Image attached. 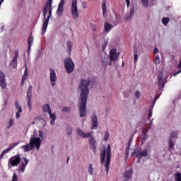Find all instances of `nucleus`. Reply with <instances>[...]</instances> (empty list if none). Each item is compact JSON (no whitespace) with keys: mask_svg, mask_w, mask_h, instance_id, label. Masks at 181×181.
Returning a JSON list of instances; mask_svg holds the SVG:
<instances>
[{"mask_svg":"<svg viewBox=\"0 0 181 181\" xmlns=\"http://www.w3.org/2000/svg\"><path fill=\"white\" fill-rule=\"evenodd\" d=\"M90 81L91 79L88 78L87 79L81 80L79 84L80 95L78 109L81 118L87 115V98H88V94L90 93L88 86H90Z\"/></svg>","mask_w":181,"mask_h":181,"instance_id":"f257e3e1","label":"nucleus"},{"mask_svg":"<svg viewBox=\"0 0 181 181\" xmlns=\"http://www.w3.org/2000/svg\"><path fill=\"white\" fill-rule=\"evenodd\" d=\"M43 132L39 130L38 132H34L33 134L30 138V142L21 146V149L25 153L30 152L36 148L37 151L40 149L42 145V141H43Z\"/></svg>","mask_w":181,"mask_h":181,"instance_id":"f03ea898","label":"nucleus"},{"mask_svg":"<svg viewBox=\"0 0 181 181\" xmlns=\"http://www.w3.org/2000/svg\"><path fill=\"white\" fill-rule=\"evenodd\" d=\"M100 162L102 165L105 164V167L106 168V175H108V172L110 171V165L111 163V146L110 144L107 146H104L103 148L100 150Z\"/></svg>","mask_w":181,"mask_h":181,"instance_id":"7ed1b4c3","label":"nucleus"},{"mask_svg":"<svg viewBox=\"0 0 181 181\" xmlns=\"http://www.w3.org/2000/svg\"><path fill=\"white\" fill-rule=\"evenodd\" d=\"M64 63L65 66V70L69 74L74 71V62L71 58H66L64 61Z\"/></svg>","mask_w":181,"mask_h":181,"instance_id":"20e7f679","label":"nucleus"},{"mask_svg":"<svg viewBox=\"0 0 181 181\" xmlns=\"http://www.w3.org/2000/svg\"><path fill=\"white\" fill-rule=\"evenodd\" d=\"M20 163H21V156L16 155V156L11 157L8 160V169H11V168L18 166V165H19Z\"/></svg>","mask_w":181,"mask_h":181,"instance_id":"39448f33","label":"nucleus"},{"mask_svg":"<svg viewBox=\"0 0 181 181\" xmlns=\"http://www.w3.org/2000/svg\"><path fill=\"white\" fill-rule=\"evenodd\" d=\"M52 12H53V7L49 8L48 11V16L47 18L45 17L43 20V25L42 28V35H45L46 33V30H47V26H49V21H50V18H52Z\"/></svg>","mask_w":181,"mask_h":181,"instance_id":"423d86ee","label":"nucleus"},{"mask_svg":"<svg viewBox=\"0 0 181 181\" xmlns=\"http://www.w3.org/2000/svg\"><path fill=\"white\" fill-rule=\"evenodd\" d=\"M71 12L73 19L77 21V19H78V8H77V0H72Z\"/></svg>","mask_w":181,"mask_h":181,"instance_id":"0eeeda50","label":"nucleus"},{"mask_svg":"<svg viewBox=\"0 0 181 181\" xmlns=\"http://www.w3.org/2000/svg\"><path fill=\"white\" fill-rule=\"evenodd\" d=\"M118 57H119V52H117V49H112L110 52L109 59L113 64H115V62L118 60Z\"/></svg>","mask_w":181,"mask_h":181,"instance_id":"6e6552de","label":"nucleus"},{"mask_svg":"<svg viewBox=\"0 0 181 181\" xmlns=\"http://www.w3.org/2000/svg\"><path fill=\"white\" fill-rule=\"evenodd\" d=\"M89 146L90 149L93 150V153H96L97 152V140L94 138V136L93 134H90V136H89Z\"/></svg>","mask_w":181,"mask_h":181,"instance_id":"1a4fd4ad","label":"nucleus"},{"mask_svg":"<svg viewBox=\"0 0 181 181\" xmlns=\"http://www.w3.org/2000/svg\"><path fill=\"white\" fill-rule=\"evenodd\" d=\"M49 80L51 81V86L54 87L57 81V76L56 75V71L52 69H49Z\"/></svg>","mask_w":181,"mask_h":181,"instance_id":"9d476101","label":"nucleus"},{"mask_svg":"<svg viewBox=\"0 0 181 181\" xmlns=\"http://www.w3.org/2000/svg\"><path fill=\"white\" fill-rule=\"evenodd\" d=\"M6 77L2 70L0 69V87L4 90L6 88Z\"/></svg>","mask_w":181,"mask_h":181,"instance_id":"9b49d317","label":"nucleus"},{"mask_svg":"<svg viewBox=\"0 0 181 181\" xmlns=\"http://www.w3.org/2000/svg\"><path fill=\"white\" fill-rule=\"evenodd\" d=\"M52 2H53V0H48L43 8L42 13L44 15V19H46V15H47V13L50 11V8H53L52 7Z\"/></svg>","mask_w":181,"mask_h":181,"instance_id":"f8f14e48","label":"nucleus"},{"mask_svg":"<svg viewBox=\"0 0 181 181\" xmlns=\"http://www.w3.org/2000/svg\"><path fill=\"white\" fill-rule=\"evenodd\" d=\"M64 0H60L56 11V13L58 16H62L63 15V12H64Z\"/></svg>","mask_w":181,"mask_h":181,"instance_id":"ddd939ff","label":"nucleus"},{"mask_svg":"<svg viewBox=\"0 0 181 181\" xmlns=\"http://www.w3.org/2000/svg\"><path fill=\"white\" fill-rule=\"evenodd\" d=\"M76 134H77V135H78L81 138L86 139V138H88L89 136L93 135V131H91V132H88V133H86L81 129L78 127L76 129Z\"/></svg>","mask_w":181,"mask_h":181,"instance_id":"4468645a","label":"nucleus"},{"mask_svg":"<svg viewBox=\"0 0 181 181\" xmlns=\"http://www.w3.org/2000/svg\"><path fill=\"white\" fill-rule=\"evenodd\" d=\"M18 145H19V143H15L11 144L8 148L4 149L0 155V159H2V158H4V156L8 153V152H11L12 149H15V147L18 146Z\"/></svg>","mask_w":181,"mask_h":181,"instance_id":"2eb2a0df","label":"nucleus"},{"mask_svg":"<svg viewBox=\"0 0 181 181\" xmlns=\"http://www.w3.org/2000/svg\"><path fill=\"white\" fill-rule=\"evenodd\" d=\"M102 11H103V18L107 19V18H108V10L107 9V1L106 0L102 1Z\"/></svg>","mask_w":181,"mask_h":181,"instance_id":"dca6fc26","label":"nucleus"},{"mask_svg":"<svg viewBox=\"0 0 181 181\" xmlns=\"http://www.w3.org/2000/svg\"><path fill=\"white\" fill-rule=\"evenodd\" d=\"M133 173H134V170H129L124 173L123 177H122L123 181L131 180V179H132Z\"/></svg>","mask_w":181,"mask_h":181,"instance_id":"f3484780","label":"nucleus"},{"mask_svg":"<svg viewBox=\"0 0 181 181\" xmlns=\"http://www.w3.org/2000/svg\"><path fill=\"white\" fill-rule=\"evenodd\" d=\"M90 121L92 124V129H97V128H98V118L97 117V115H93L90 117Z\"/></svg>","mask_w":181,"mask_h":181,"instance_id":"a211bd4d","label":"nucleus"},{"mask_svg":"<svg viewBox=\"0 0 181 181\" xmlns=\"http://www.w3.org/2000/svg\"><path fill=\"white\" fill-rule=\"evenodd\" d=\"M158 86L160 88H163V87H165V84H166V81L163 79V74L160 73L158 74Z\"/></svg>","mask_w":181,"mask_h":181,"instance_id":"6ab92c4d","label":"nucleus"},{"mask_svg":"<svg viewBox=\"0 0 181 181\" xmlns=\"http://www.w3.org/2000/svg\"><path fill=\"white\" fill-rule=\"evenodd\" d=\"M134 13H135V8H132L129 12L126 14L124 20L127 22H129L131 19L134 17Z\"/></svg>","mask_w":181,"mask_h":181,"instance_id":"aec40b11","label":"nucleus"},{"mask_svg":"<svg viewBox=\"0 0 181 181\" xmlns=\"http://www.w3.org/2000/svg\"><path fill=\"white\" fill-rule=\"evenodd\" d=\"M24 161L21 162V165L19 166V170L23 173L25 172V169H26V166L28 165V163H29V159L24 158Z\"/></svg>","mask_w":181,"mask_h":181,"instance_id":"412c9836","label":"nucleus"},{"mask_svg":"<svg viewBox=\"0 0 181 181\" xmlns=\"http://www.w3.org/2000/svg\"><path fill=\"white\" fill-rule=\"evenodd\" d=\"M18 57H19V53L16 52L14 57L10 63V66H12L14 69L18 66Z\"/></svg>","mask_w":181,"mask_h":181,"instance_id":"4be33fe9","label":"nucleus"},{"mask_svg":"<svg viewBox=\"0 0 181 181\" xmlns=\"http://www.w3.org/2000/svg\"><path fill=\"white\" fill-rule=\"evenodd\" d=\"M102 63L103 65L105 66V67L107 66H112V64H112V62H111V60L108 59L107 56H105L102 59Z\"/></svg>","mask_w":181,"mask_h":181,"instance_id":"5701e85b","label":"nucleus"},{"mask_svg":"<svg viewBox=\"0 0 181 181\" xmlns=\"http://www.w3.org/2000/svg\"><path fill=\"white\" fill-rule=\"evenodd\" d=\"M112 28H114V25H112V24H110V23L105 21L104 23V29H105V32H106V33H109L110 30H111V29H112Z\"/></svg>","mask_w":181,"mask_h":181,"instance_id":"b1692460","label":"nucleus"},{"mask_svg":"<svg viewBox=\"0 0 181 181\" xmlns=\"http://www.w3.org/2000/svg\"><path fill=\"white\" fill-rule=\"evenodd\" d=\"M141 54L139 53V52L138 51V49L136 48V47H134V64H136V63L138 62V57H139V55Z\"/></svg>","mask_w":181,"mask_h":181,"instance_id":"393cba45","label":"nucleus"},{"mask_svg":"<svg viewBox=\"0 0 181 181\" xmlns=\"http://www.w3.org/2000/svg\"><path fill=\"white\" fill-rule=\"evenodd\" d=\"M25 70L22 77L21 86H23L25 84V80L28 78V64H25Z\"/></svg>","mask_w":181,"mask_h":181,"instance_id":"a878e982","label":"nucleus"},{"mask_svg":"<svg viewBox=\"0 0 181 181\" xmlns=\"http://www.w3.org/2000/svg\"><path fill=\"white\" fill-rule=\"evenodd\" d=\"M49 118H50V124L51 125H52V127L54 125L55 122H56V119H57V116H56L55 113H49Z\"/></svg>","mask_w":181,"mask_h":181,"instance_id":"bb28decb","label":"nucleus"},{"mask_svg":"<svg viewBox=\"0 0 181 181\" xmlns=\"http://www.w3.org/2000/svg\"><path fill=\"white\" fill-rule=\"evenodd\" d=\"M148 153V150H143L137 153V158H146Z\"/></svg>","mask_w":181,"mask_h":181,"instance_id":"cd10ccee","label":"nucleus"},{"mask_svg":"<svg viewBox=\"0 0 181 181\" xmlns=\"http://www.w3.org/2000/svg\"><path fill=\"white\" fill-rule=\"evenodd\" d=\"M43 111L44 112H47V114H51L52 113V110L50 109V105L47 103L43 106Z\"/></svg>","mask_w":181,"mask_h":181,"instance_id":"c85d7f7f","label":"nucleus"},{"mask_svg":"<svg viewBox=\"0 0 181 181\" xmlns=\"http://www.w3.org/2000/svg\"><path fill=\"white\" fill-rule=\"evenodd\" d=\"M15 107L17 109V112H22V106L19 105V102H18V100L15 101Z\"/></svg>","mask_w":181,"mask_h":181,"instance_id":"c756f323","label":"nucleus"},{"mask_svg":"<svg viewBox=\"0 0 181 181\" xmlns=\"http://www.w3.org/2000/svg\"><path fill=\"white\" fill-rule=\"evenodd\" d=\"M88 172L90 176L94 175V168H93V164H89V166L88 167Z\"/></svg>","mask_w":181,"mask_h":181,"instance_id":"7c9ffc66","label":"nucleus"},{"mask_svg":"<svg viewBox=\"0 0 181 181\" xmlns=\"http://www.w3.org/2000/svg\"><path fill=\"white\" fill-rule=\"evenodd\" d=\"M13 125V118H11L8 123L6 124V128L7 129H9L11 128V127Z\"/></svg>","mask_w":181,"mask_h":181,"instance_id":"2f4dec72","label":"nucleus"},{"mask_svg":"<svg viewBox=\"0 0 181 181\" xmlns=\"http://www.w3.org/2000/svg\"><path fill=\"white\" fill-rule=\"evenodd\" d=\"M170 21V20L169 19V18L164 17L162 18V23H163V25H164V26H166L168 25V23H169Z\"/></svg>","mask_w":181,"mask_h":181,"instance_id":"473e14b6","label":"nucleus"},{"mask_svg":"<svg viewBox=\"0 0 181 181\" xmlns=\"http://www.w3.org/2000/svg\"><path fill=\"white\" fill-rule=\"evenodd\" d=\"M66 134H68V135H71L73 134V127L70 125L66 127Z\"/></svg>","mask_w":181,"mask_h":181,"instance_id":"72a5a7b5","label":"nucleus"},{"mask_svg":"<svg viewBox=\"0 0 181 181\" xmlns=\"http://www.w3.org/2000/svg\"><path fill=\"white\" fill-rule=\"evenodd\" d=\"M66 46L69 53H71V50L73 49V44L71 43V41H68Z\"/></svg>","mask_w":181,"mask_h":181,"instance_id":"f704fd0d","label":"nucleus"},{"mask_svg":"<svg viewBox=\"0 0 181 181\" xmlns=\"http://www.w3.org/2000/svg\"><path fill=\"white\" fill-rule=\"evenodd\" d=\"M177 136V134H176V132H173L170 135V141H175Z\"/></svg>","mask_w":181,"mask_h":181,"instance_id":"c9c22d12","label":"nucleus"},{"mask_svg":"<svg viewBox=\"0 0 181 181\" xmlns=\"http://www.w3.org/2000/svg\"><path fill=\"white\" fill-rule=\"evenodd\" d=\"M141 4L144 8H148L149 6V0H141Z\"/></svg>","mask_w":181,"mask_h":181,"instance_id":"e433bc0d","label":"nucleus"},{"mask_svg":"<svg viewBox=\"0 0 181 181\" xmlns=\"http://www.w3.org/2000/svg\"><path fill=\"white\" fill-rule=\"evenodd\" d=\"M175 181H181V173L177 172V173L175 174Z\"/></svg>","mask_w":181,"mask_h":181,"instance_id":"4c0bfd02","label":"nucleus"},{"mask_svg":"<svg viewBox=\"0 0 181 181\" xmlns=\"http://www.w3.org/2000/svg\"><path fill=\"white\" fill-rule=\"evenodd\" d=\"M28 43L29 45V47H32V43H33V37L32 35L28 38Z\"/></svg>","mask_w":181,"mask_h":181,"instance_id":"58836bf2","label":"nucleus"},{"mask_svg":"<svg viewBox=\"0 0 181 181\" xmlns=\"http://www.w3.org/2000/svg\"><path fill=\"white\" fill-rule=\"evenodd\" d=\"M154 63L155 64H159L160 63V58L159 57V55L155 57Z\"/></svg>","mask_w":181,"mask_h":181,"instance_id":"ea45409f","label":"nucleus"},{"mask_svg":"<svg viewBox=\"0 0 181 181\" xmlns=\"http://www.w3.org/2000/svg\"><path fill=\"white\" fill-rule=\"evenodd\" d=\"M71 110V107H64L62 108V112H70V110Z\"/></svg>","mask_w":181,"mask_h":181,"instance_id":"a19ab883","label":"nucleus"},{"mask_svg":"<svg viewBox=\"0 0 181 181\" xmlns=\"http://www.w3.org/2000/svg\"><path fill=\"white\" fill-rule=\"evenodd\" d=\"M168 144H169V148L170 149H173V147L175 146V144H173V141L169 140Z\"/></svg>","mask_w":181,"mask_h":181,"instance_id":"79ce46f5","label":"nucleus"},{"mask_svg":"<svg viewBox=\"0 0 181 181\" xmlns=\"http://www.w3.org/2000/svg\"><path fill=\"white\" fill-rule=\"evenodd\" d=\"M109 138H110V133L108 132H106L105 133L104 141H108Z\"/></svg>","mask_w":181,"mask_h":181,"instance_id":"37998d69","label":"nucleus"},{"mask_svg":"<svg viewBox=\"0 0 181 181\" xmlns=\"http://www.w3.org/2000/svg\"><path fill=\"white\" fill-rule=\"evenodd\" d=\"M107 45H108V41L105 40L104 43L102 45L103 50H105V47H107Z\"/></svg>","mask_w":181,"mask_h":181,"instance_id":"c03bdc74","label":"nucleus"},{"mask_svg":"<svg viewBox=\"0 0 181 181\" xmlns=\"http://www.w3.org/2000/svg\"><path fill=\"white\" fill-rule=\"evenodd\" d=\"M28 101H32V93H27Z\"/></svg>","mask_w":181,"mask_h":181,"instance_id":"a18cd8bd","label":"nucleus"},{"mask_svg":"<svg viewBox=\"0 0 181 181\" xmlns=\"http://www.w3.org/2000/svg\"><path fill=\"white\" fill-rule=\"evenodd\" d=\"M152 108H153V105H152L151 109L149 110L148 119H151V117H152Z\"/></svg>","mask_w":181,"mask_h":181,"instance_id":"49530a36","label":"nucleus"},{"mask_svg":"<svg viewBox=\"0 0 181 181\" xmlns=\"http://www.w3.org/2000/svg\"><path fill=\"white\" fill-rule=\"evenodd\" d=\"M135 97H136V98H139V97H141V92L136 91L135 92Z\"/></svg>","mask_w":181,"mask_h":181,"instance_id":"de8ad7c7","label":"nucleus"},{"mask_svg":"<svg viewBox=\"0 0 181 181\" xmlns=\"http://www.w3.org/2000/svg\"><path fill=\"white\" fill-rule=\"evenodd\" d=\"M22 112H16V119H19V118L21 117V114Z\"/></svg>","mask_w":181,"mask_h":181,"instance_id":"09e8293b","label":"nucleus"},{"mask_svg":"<svg viewBox=\"0 0 181 181\" xmlns=\"http://www.w3.org/2000/svg\"><path fill=\"white\" fill-rule=\"evenodd\" d=\"M27 94H32V86H30L28 90Z\"/></svg>","mask_w":181,"mask_h":181,"instance_id":"8fccbe9b","label":"nucleus"},{"mask_svg":"<svg viewBox=\"0 0 181 181\" xmlns=\"http://www.w3.org/2000/svg\"><path fill=\"white\" fill-rule=\"evenodd\" d=\"M90 28L92 30H95V25L90 24Z\"/></svg>","mask_w":181,"mask_h":181,"instance_id":"3c124183","label":"nucleus"},{"mask_svg":"<svg viewBox=\"0 0 181 181\" xmlns=\"http://www.w3.org/2000/svg\"><path fill=\"white\" fill-rule=\"evenodd\" d=\"M30 103L31 101H28V105L29 107L30 111L32 110V104Z\"/></svg>","mask_w":181,"mask_h":181,"instance_id":"603ef678","label":"nucleus"},{"mask_svg":"<svg viewBox=\"0 0 181 181\" xmlns=\"http://www.w3.org/2000/svg\"><path fill=\"white\" fill-rule=\"evenodd\" d=\"M153 53L154 54L159 53V49H158V47H155L153 49Z\"/></svg>","mask_w":181,"mask_h":181,"instance_id":"864d4df0","label":"nucleus"},{"mask_svg":"<svg viewBox=\"0 0 181 181\" xmlns=\"http://www.w3.org/2000/svg\"><path fill=\"white\" fill-rule=\"evenodd\" d=\"M180 73H181V69L174 74L175 77H176V76H177V74Z\"/></svg>","mask_w":181,"mask_h":181,"instance_id":"5fc2aeb1","label":"nucleus"},{"mask_svg":"<svg viewBox=\"0 0 181 181\" xmlns=\"http://www.w3.org/2000/svg\"><path fill=\"white\" fill-rule=\"evenodd\" d=\"M83 8H87V3L83 4Z\"/></svg>","mask_w":181,"mask_h":181,"instance_id":"6e6d98bb","label":"nucleus"},{"mask_svg":"<svg viewBox=\"0 0 181 181\" xmlns=\"http://www.w3.org/2000/svg\"><path fill=\"white\" fill-rule=\"evenodd\" d=\"M126 4L127 6H129V0H126Z\"/></svg>","mask_w":181,"mask_h":181,"instance_id":"4d7b16f0","label":"nucleus"},{"mask_svg":"<svg viewBox=\"0 0 181 181\" xmlns=\"http://www.w3.org/2000/svg\"><path fill=\"white\" fill-rule=\"evenodd\" d=\"M93 42H94L95 43H97V37H95L93 38Z\"/></svg>","mask_w":181,"mask_h":181,"instance_id":"13d9d810","label":"nucleus"},{"mask_svg":"<svg viewBox=\"0 0 181 181\" xmlns=\"http://www.w3.org/2000/svg\"><path fill=\"white\" fill-rule=\"evenodd\" d=\"M4 0H1V1H0V7H1V5H2V4L4 3Z\"/></svg>","mask_w":181,"mask_h":181,"instance_id":"bf43d9fd","label":"nucleus"},{"mask_svg":"<svg viewBox=\"0 0 181 181\" xmlns=\"http://www.w3.org/2000/svg\"><path fill=\"white\" fill-rule=\"evenodd\" d=\"M145 139H146V138H145V137H143V140H142V141H141V144H144Z\"/></svg>","mask_w":181,"mask_h":181,"instance_id":"052dcab7","label":"nucleus"},{"mask_svg":"<svg viewBox=\"0 0 181 181\" xmlns=\"http://www.w3.org/2000/svg\"><path fill=\"white\" fill-rule=\"evenodd\" d=\"M141 158H139L138 163H139V162H141Z\"/></svg>","mask_w":181,"mask_h":181,"instance_id":"680f3d73","label":"nucleus"},{"mask_svg":"<svg viewBox=\"0 0 181 181\" xmlns=\"http://www.w3.org/2000/svg\"><path fill=\"white\" fill-rule=\"evenodd\" d=\"M40 121L41 122H43L45 120H44L43 119H40Z\"/></svg>","mask_w":181,"mask_h":181,"instance_id":"e2e57ef3","label":"nucleus"},{"mask_svg":"<svg viewBox=\"0 0 181 181\" xmlns=\"http://www.w3.org/2000/svg\"><path fill=\"white\" fill-rule=\"evenodd\" d=\"M69 160H70V157L67 158V163H69Z\"/></svg>","mask_w":181,"mask_h":181,"instance_id":"0e129e2a","label":"nucleus"},{"mask_svg":"<svg viewBox=\"0 0 181 181\" xmlns=\"http://www.w3.org/2000/svg\"><path fill=\"white\" fill-rule=\"evenodd\" d=\"M155 103H156V100H155V101L153 102V105H155Z\"/></svg>","mask_w":181,"mask_h":181,"instance_id":"69168bd1","label":"nucleus"},{"mask_svg":"<svg viewBox=\"0 0 181 181\" xmlns=\"http://www.w3.org/2000/svg\"><path fill=\"white\" fill-rule=\"evenodd\" d=\"M117 25H118V23H116V24L115 25V26H117Z\"/></svg>","mask_w":181,"mask_h":181,"instance_id":"338daca9","label":"nucleus"},{"mask_svg":"<svg viewBox=\"0 0 181 181\" xmlns=\"http://www.w3.org/2000/svg\"><path fill=\"white\" fill-rule=\"evenodd\" d=\"M28 49H30V47H29V46H28Z\"/></svg>","mask_w":181,"mask_h":181,"instance_id":"774afa93","label":"nucleus"}]
</instances>
